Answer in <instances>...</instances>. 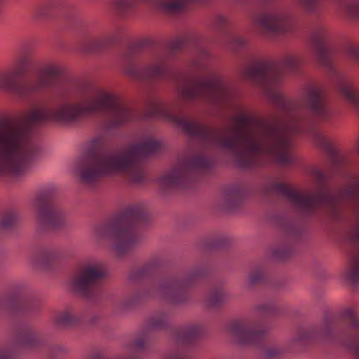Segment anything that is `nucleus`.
<instances>
[{
    "mask_svg": "<svg viewBox=\"0 0 359 359\" xmlns=\"http://www.w3.org/2000/svg\"><path fill=\"white\" fill-rule=\"evenodd\" d=\"M29 63V58L27 56L20 57L18 60V65L24 67Z\"/></svg>",
    "mask_w": 359,
    "mask_h": 359,
    "instance_id": "41",
    "label": "nucleus"
},
{
    "mask_svg": "<svg viewBox=\"0 0 359 359\" xmlns=\"http://www.w3.org/2000/svg\"><path fill=\"white\" fill-rule=\"evenodd\" d=\"M277 311L276 305L271 302L260 304L255 307L257 313L263 315H273Z\"/></svg>",
    "mask_w": 359,
    "mask_h": 359,
    "instance_id": "32",
    "label": "nucleus"
},
{
    "mask_svg": "<svg viewBox=\"0 0 359 359\" xmlns=\"http://www.w3.org/2000/svg\"><path fill=\"white\" fill-rule=\"evenodd\" d=\"M311 43L318 62L327 71L332 82L344 98L354 108L359 109V92L334 67L329 36L323 26H318L311 34Z\"/></svg>",
    "mask_w": 359,
    "mask_h": 359,
    "instance_id": "10",
    "label": "nucleus"
},
{
    "mask_svg": "<svg viewBox=\"0 0 359 359\" xmlns=\"http://www.w3.org/2000/svg\"><path fill=\"white\" fill-rule=\"evenodd\" d=\"M53 322L55 328H65L67 325V313L63 312L55 314Z\"/></svg>",
    "mask_w": 359,
    "mask_h": 359,
    "instance_id": "34",
    "label": "nucleus"
},
{
    "mask_svg": "<svg viewBox=\"0 0 359 359\" xmlns=\"http://www.w3.org/2000/svg\"><path fill=\"white\" fill-rule=\"evenodd\" d=\"M14 337L18 344L26 348H35L41 344L39 334L29 325L15 328Z\"/></svg>",
    "mask_w": 359,
    "mask_h": 359,
    "instance_id": "22",
    "label": "nucleus"
},
{
    "mask_svg": "<svg viewBox=\"0 0 359 359\" xmlns=\"http://www.w3.org/2000/svg\"><path fill=\"white\" fill-rule=\"evenodd\" d=\"M202 332L203 328L198 323L187 325L173 330L172 339L175 343V347L163 359H190L187 346L197 339Z\"/></svg>",
    "mask_w": 359,
    "mask_h": 359,
    "instance_id": "18",
    "label": "nucleus"
},
{
    "mask_svg": "<svg viewBox=\"0 0 359 359\" xmlns=\"http://www.w3.org/2000/svg\"><path fill=\"white\" fill-rule=\"evenodd\" d=\"M227 43L229 46L235 51H238L247 46L248 41L245 39L234 34H227Z\"/></svg>",
    "mask_w": 359,
    "mask_h": 359,
    "instance_id": "31",
    "label": "nucleus"
},
{
    "mask_svg": "<svg viewBox=\"0 0 359 359\" xmlns=\"http://www.w3.org/2000/svg\"><path fill=\"white\" fill-rule=\"evenodd\" d=\"M147 219V212L143 203L130 205L119 215L94 227L97 239H108L113 243L118 256L129 253L139 243L136 225Z\"/></svg>",
    "mask_w": 359,
    "mask_h": 359,
    "instance_id": "8",
    "label": "nucleus"
},
{
    "mask_svg": "<svg viewBox=\"0 0 359 359\" xmlns=\"http://www.w3.org/2000/svg\"><path fill=\"white\" fill-rule=\"evenodd\" d=\"M229 332L239 344L251 346L259 345L266 334L264 329L252 318L232 322Z\"/></svg>",
    "mask_w": 359,
    "mask_h": 359,
    "instance_id": "17",
    "label": "nucleus"
},
{
    "mask_svg": "<svg viewBox=\"0 0 359 359\" xmlns=\"http://www.w3.org/2000/svg\"><path fill=\"white\" fill-rule=\"evenodd\" d=\"M196 45L198 55L195 67L203 74L177 76L175 83L178 94L187 100H203L215 104H221L229 97V88L207 62L210 59L208 50L198 41Z\"/></svg>",
    "mask_w": 359,
    "mask_h": 359,
    "instance_id": "6",
    "label": "nucleus"
},
{
    "mask_svg": "<svg viewBox=\"0 0 359 359\" xmlns=\"http://www.w3.org/2000/svg\"><path fill=\"white\" fill-rule=\"evenodd\" d=\"M114 41L115 38L112 35L100 39H85L80 43L79 48L85 54H94L104 50Z\"/></svg>",
    "mask_w": 359,
    "mask_h": 359,
    "instance_id": "25",
    "label": "nucleus"
},
{
    "mask_svg": "<svg viewBox=\"0 0 359 359\" xmlns=\"http://www.w3.org/2000/svg\"><path fill=\"white\" fill-rule=\"evenodd\" d=\"M356 305H348L339 312L340 318L347 323V328L337 332L332 323L325 320L309 328L299 329L290 341L291 346H304L313 342L336 344L349 350L359 359V318Z\"/></svg>",
    "mask_w": 359,
    "mask_h": 359,
    "instance_id": "7",
    "label": "nucleus"
},
{
    "mask_svg": "<svg viewBox=\"0 0 359 359\" xmlns=\"http://www.w3.org/2000/svg\"><path fill=\"white\" fill-rule=\"evenodd\" d=\"M50 8L48 6H41L36 10V17L38 18H44L48 16Z\"/></svg>",
    "mask_w": 359,
    "mask_h": 359,
    "instance_id": "38",
    "label": "nucleus"
},
{
    "mask_svg": "<svg viewBox=\"0 0 359 359\" xmlns=\"http://www.w3.org/2000/svg\"><path fill=\"white\" fill-rule=\"evenodd\" d=\"M162 264L159 257H155L146 262L141 267L133 269L129 274V280L137 283L154 276Z\"/></svg>",
    "mask_w": 359,
    "mask_h": 359,
    "instance_id": "24",
    "label": "nucleus"
},
{
    "mask_svg": "<svg viewBox=\"0 0 359 359\" xmlns=\"http://www.w3.org/2000/svg\"><path fill=\"white\" fill-rule=\"evenodd\" d=\"M43 301L32 294H25L21 298L16 312L24 317L36 316L42 311Z\"/></svg>",
    "mask_w": 359,
    "mask_h": 359,
    "instance_id": "23",
    "label": "nucleus"
},
{
    "mask_svg": "<svg viewBox=\"0 0 359 359\" xmlns=\"http://www.w3.org/2000/svg\"><path fill=\"white\" fill-rule=\"evenodd\" d=\"M313 176L317 181L319 191L317 193L304 194L287 184L273 181L262 188L264 195L277 196L288 201L298 211L310 215L320 208L337 209L341 203L350 204L355 210L356 226L351 233V240L357 246L350 255L344 271L346 280L354 288L359 287V176L351 177L337 194L327 190L326 174L314 170Z\"/></svg>",
    "mask_w": 359,
    "mask_h": 359,
    "instance_id": "3",
    "label": "nucleus"
},
{
    "mask_svg": "<svg viewBox=\"0 0 359 359\" xmlns=\"http://www.w3.org/2000/svg\"><path fill=\"white\" fill-rule=\"evenodd\" d=\"M66 248L65 246L55 247L41 252L34 261V265L39 269L58 273L65 268Z\"/></svg>",
    "mask_w": 359,
    "mask_h": 359,
    "instance_id": "19",
    "label": "nucleus"
},
{
    "mask_svg": "<svg viewBox=\"0 0 359 359\" xmlns=\"http://www.w3.org/2000/svg\"><path fill=\"white\" fill-rule=\"evenodd\" d=\"M0 359H15V350L13 346H0Z\"/></svg>",
    "mask_w": 359,
    "mask_h": 359,
    "instance_id": "35",
    "label": "nucleus"
},
{
    "mask_svg": "<svg viewBox=\"0 0 359 359\" xmlns=\"http://www.w3.org/2000/svg\"><path fill=\"white\" fill-rule=\"evenodd\" d=\"M302 7L310 13L318 11L322 0H297ZM340 9L348 17L359 19V0H336Z\"/></svg>",
    "mask_w": 359,
    "mask_h": 359,
    "instance_id": "20",
    "label": "nucleus"
},
{
    "mask_svg": "<svg viewBox=\"0 0 359 359\" xmlns=\"http://www.w3.org/2000/svg\"><path fill=\"white\" fill-rule=\"evenodd\" d=\"M45 89L53 90V109L45 104L34 106L22 119L8 123L0 130V175L23 174L37 156L39 147L30 137L29 125L49 120L65 122L67 119L66 85L57 67H47L35 81L22 85L17 81L15 71L0 72V91L27 100Z\"/></svg>",
    "mask_w": 359,
    "mask_h": 359,
    "instance_id": "2",
    "label": "nucleus"
},
{
    "mask_svg": "<svg viewBox=\"0 0 359 359\" xmlns=\"http://www.w3.org/2000/svg\"><path fill=\"white\" fill-rule=\"evenodd\" d=\"M208 271L207 265L201 263L182 273L152 280L144 288L126 298L121 306L129 309L153 299H161L172 306H183L189 299L188 290L205 277Z\"/></svg>",
    "mask_w": 359,
    "mask_h": 359,
    "instance_id": "5",
    "label": "nucleus"
},
{
    "mask_svg": "<svg viewBox=\"0 0 359 359\" xmlns=\"http://www.w3.org/2000/svg\"><path fill=\"white\" fill-rule=\"evenodd\" d=\"M266 277L265 269L263 267H257L250 272L248 276V283L250 286L262 283Z\"/></svg>",
    "mask_w": 359,
    "mask_h": 359,
    "instance_id": "30",
    "label": "nucleus"
},
{
    "mask_svg": "<svg viewBox=\"0 0 359 359\" xmlns=\"http://www.w3.org/2000/svg\"><path fill=\"white\" fill-rule=\"evenodd\" d=\"M288 347L280 342H270L264 344L262 348V354L264 359H278L287 351Z\"/></svg>",
    "mask_w": 359,
    "mask_h": 359,
    "instance_id": "27",
    "label": "nucleus"
},
{
    "mask_svg": "<svg viewBox=\"0 0 359 359\" xmlns=\"http://www.w3.org/2000/svg\"><path fill=\"white\" fill-rule=\"evenodd\" d=\"M18 214L15 211L6 212L0 219V231H7L12 229L18 222Z\"/></svg>",
    "mask_w": 359,
    "mask_h": 359,
    "instance_id": "28",
    "label": "nucleus"
},
{
    "mask_svg": "<svg viewBox=\"0 0 359 359\" xmlns=\"http://www.w3.org/2000/svg\"><path fill=\"white\" fill-rule=\"evenodd\" d=\"M215 24L218 28H221L228 24V20L224 16L218 15L216 18Z\"/></svg>",
    "mask_w": 359,
    "mask_h": 359,
    "instance_id": "39",
    "label": "nucleus"
},
{
    "mask_svg": "<svg viewBox=\"0 0 359 359\" xmlns=\"http://www.w3.org/2000/svg\"><path fill=\"white\" fill-rule=\"evenodd\" d=\"M170 313L168 311H158L149 316L145 320L143 327L140 330L130 342L128 352L116 359H140L142 354L149 347V342L152 333L155 331L166 330L170 329ZM90 359H104L101 353H95Z\"/></svg>",
    "mask_w": 359,
    "mask_h": 359,
    "instance_id": "13",
    "label": "nucleus"
},
{
    "mask_svg": "<svg viewBox=\"0 0 359 359\" xmlns=\"http://www.w3.org/2000/svg\"><path fill=\"white\" fill-rule=\"evenodd\" d=\"M300 63L298 58L287 56L281 65L259 61L245 72L246 78L259 85L273 104L288 112L286 120L268 121L242 111L236 117L235 126L224 130L187 118V133L205 146L228 154L242 168L260 166L265 157L279 165H290L294 163L290 153L292 137L309 135L329 154L332 165L337 166L341 156L329 140L301 111L302 109L309 111L320 122L334 118L335 111L325 102L323 87L308 84L300 102L296 103L290 101L279 89L283 69L294 72Z\"/></svg>",
    "mask_w": 359,
    "mask_h": 359,
    "instance_id": "1",
    "label": "nucleus"
},
{
    "mask_svg": "<svg viewBox=\"0 0 359 359\" xmlns=\"http://www.w3.org/2000/svg\"><path fill=\"white\" fill-rule=\"evenodd\" d=\"M68 320H69V325L72 323V316H70V314L69 313V318H68Z\"/></svg>",
    "mask_w": 359,
    "mask_h": 359,
    "instance_id": "43",
    "label": "nucleus"
},
{
    "mask_svg": "<svg viewBox=\"0 0 359 359\" xmlns=\"http://www.w3.org/2000/svg\"><path fill=\"white\" fill-rule=\"evenodd\" d=\"M65 203V199L50 198L46 194L38 195L34 201L38 226L43 231L62 229L66 222Z\"/></svg>",
    "mask_w": 359,
    "mask_h": 359,
    "instance_id": "15",
    "label": "nucleus"
},
{
    "mask_svg": "<svg viewBox=\"0 0 359 359\" xmlns=\"http://www.w3.org/2000/svg\"><path fill=\"white\" fill-rule=\"evenodd\" d=\"M108 275L107 264L97 257H90L83 262L74 278L73 287L83 297L94 299L98 295L100 286Z\"/></svg>",
    "mask_w": 359,
    "mask_h": 359,
    "instance_id": "12",
    "label": "nucleus"
},
{
    "mask_svg": "<svg viewBox=\"0 0 359 359\" xmlns=\"http://www.w3.org/2000/svg\"><path fill=\"white\" fill-rule=\"evenodd\" d=\"M228 242V239L226 238H218L215 241V246L216 247H223Z\"/></svg>",
    "mask_w": 359,
    "mask_h": 359,
    "instance_id": "40",
    "label": "nucleus"
},
{
    "mask_svg": "<svg viewBox=\"0 0 359 359\" xmlns=\"http://www.w3.org/2000/svg\"><path fill=\"white\" fill-rule=\"evenodd\" d=\"M184 46L182 41L175 42L169 48H163L156 51L149 62L142 67L133 64L124 67V73L135 79L152 81L168 77L170 70L167 65L170 54L180 50Z\"/></svg>",
    "mask_w": 359,
    "mask_h": 359,
    "instance_id": "14",
    "label": "nucleus"
},
{
    "mask_svg": "<svg viewBox=\"0 0 359 359\" xmlns=\"http://www.w3.org/2000/svg\"><path fill=\"white\" fill-rule=\"evenodd\" d=\"M212 166L211 158L203 154L183 157L159 178L160 186L165 192L183 187L189 181L197 180L200 173L210 170Z\"/></svg>",
    "mask_w": 359,
    "mask_h": 359,
    "instance_id": "11",
    "label": "nucleus"
},
{
    "mask_svg": "<svg viewBox=\"0 0 359 359\" xmlns=\"http://www.w3.org/2000/svg\"><path fill=\"white\" fill-rule=\"evenodd\" d=\"M348 57L359 66V47L349 45L346 48Z\"/></svg>",
    "mask_w": 359,
    "mask_h": 359,
    "instance_id": "37",
    "label": "nucleus"
},
{
    "mask_svg": "<svg viewBox=\"0 0 359 359\" xmlns=\"http://www.w3.org/2000/svg\"><path fill=\"white\" fill-rule=\"evenodd\" d=\"M255 27L264 33L280 34L290 32L293 25L291 16L285 11L276 8L266 13L256 15L252 18Z\"/></svg>",
    "mask_w": 359,
    "mask_h": 359,
    "instance_id": "16",
    "label": "nucleus"
},
{
    "mask_svg": "<svg viewBox=\"0 0 359 359\" xmlns=\"http://www.w3.org/2000/svg\"><path fill=\"white\" fill-rule=\"evenodd\" d=\"M69 121L93 114L107 116L105 128L113 129L131 121L134 111L117 95L97 89L90 97L75 105L69 104Z\"/></svg>",
    "mask_w": 359,
    "mask_h": 359,
    "instance_id": "9",
    "label": "nucleus"
},
{
    "mask_svg": "<svg viewBox=\"0 0 359 359\" xmlns=\"http://www.w3.org/2000/svg\"><path fill=\"white\" fill-rule=\"evenodd\" d=\"M105 146L103 134L96 135L87 142L80 168L83 182L92 184L104 177L124 175L132 184H142L147 178L140 160L159 151L162 144L146 135L123 149L103 154Z\"/></svg>",
    "mask_w": 359,
    "mask_h": 359,
    "instance_id": "4",
    "label": "nucleus"
},
{
    "mask_svg": "<svg viewBox=\"0 0 359 359\" xmlns=\"http://www.w3.org/2000/svg\"><path fill=\"white\" fill-rule=\"evenodd\" d=\"M285 230L288 236H291V239L297 241L300 239L303 233V230L301 226L296 224H288L285 226Z\"/></svg>",
    "mask_w": 359,
    "mask_h": 359,
    "instance_id": "33",
    "label": "nucleus"
},
{
    "mask_svg": "<svg viewBox=\"0 0 359 359\" xmlns=\"http://www.w3.org/2000/svg\"><path fill=\"white\" fill-rule=\"evenodd\" d=\"M206 304L210 308H219L227 301V294L222 287L212 288L206 296Z\"/></svg>",
    "mask_w": 359,
    "mask_h": 359,
    "instance_id": "26",
    "label": "nucleus"
},
{
    "mask_svg": "<svg viewBox=\"0 0 359 359\" xmlns=\"http://www.w3.org/2000/svg\"><path fill=\"white\" fill-rule=\"evenodd\" d=\"M357 150H358V153L359 154V143H358V145Z\"/></svg>",
    "mask_w": 359,
    "mask_h": 359,
    "instance_id": "44",
    "label": "nucleus"
},
{
    "mask_svg": "<svg viewBox=\"0 0 359 359\" xmlns=\"http://www.w3.org/2000/svg\"><path fill=\"white\" fill-rule=\"evenodd\" d=\"M65 353V348L60 344L54 345L49 352L50 358L53 359H59Z\"/></svg>",
    "mask_w": 359,
    "mask_h": 359,
    "instance_id": "36",
    "label": "nucleus"
},
{
    "mask_svg": "<svg viewBox=\"0 0 359 359\" xmlns=\"http://www.w3.org/2000/svg\"><path fill=\"white\" fill-rule=\"evenodd\" d=\"M263 2L267 4V3H270V2H273V1H275L276 0H262Z\"/></svg>",
    "mask_w": 359,
    "mask_h": 359,
    "instance_id": "42",
    "label": "nucleus"
},
{
    "mask_svg": "<svg viewBox=\"0 0 359 359\" xmlns=\"http://www.w3.org/2000/svg\"><path fill=\"white\" fill-rule=\"evenodd\" d=\"M245 195L246 189L243 185L233 184L224 190L222 204L226 210L233 211L243 203Z\"/></svg>",
    "mask_w": 359,
    "mask_h": 359,
    "instance_id": "21",
    "label": "nucleus"
},
{
    "mask_svg": "<svg viewBox=\"0 0 359 359\" xmlns=\"http://www.w3.org/2000/svg\"><path fill=\"white\" fill-rule=\"evenodd\" d=\"M292 252V245L286 242L281 243L273 248L272 254L278 259H285Z\"/></svg>",
    "mask_w": 359,
    "mask_h": 359,
    "instance_id": "29",
    "label": "nucleus"
}]
</instances>
